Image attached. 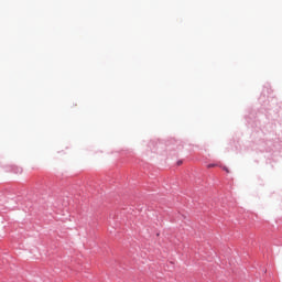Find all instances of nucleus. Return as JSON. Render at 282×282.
<instances>
[{
  "label": "nucleus",
  "mask_w": 282,
  "mask_h": 282,
  "mask_svg": "<svg viewBox=\"0 0 282 282\" xmlns=\"http://www.w3.org/2000/svg\"><path fill=\"white\" fill-rule=\"evenodd\" d=\"M223 171H225L226 173H230V170L227 166H223Z\"/></svg>",
  "instance_id": "f03ea898"
},
{
  "label": "nucleus",
  "mask_w": 282,
  "mask_h": 282,
  "mask_svg": "<svg viewBox=\"0 0 282 282\" xmlns=\"http://www.w3.org/2000/svg\"><path fill=\"white\" fill-rule=\"evenodd\" d=\"M215 166H217V164H208L207 169H215Z\"/></svg>",
  "instance_id": "f257e3e1"
},
{
  "label": "nucleus",
  "mask_w": 282,
  "mask_h": 282,
  "mask_svg": "<svg viewBox=\"0 0 282 282\" xmlns=\"http://www.w3.org/2000/svg\"><path fill=\"white\" fill-rule=\"evenodd\" d=\"M181 164H182V161H178V162H177V166H181Z\"/></svg>",
  "instance_id": "7ed1b4c3"
}]
</instances>
